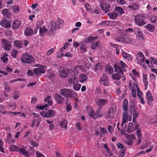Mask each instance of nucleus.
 Returning a JSON list of instances; mask_svg holds the SVG:
<instances>
[{"instance_id":"nucleus-1","label":"nucleus","mask_w":157,"mask_h":157,"mask_svg":"<svg viewBox=\"0 0 157 157\" xmlns=\"http://www.w3.org/2000/svg\"><path fill=\"white\" fill-rule=\"evenodd\" d=\"M60 93L62 95L67 98L75 97L77 95L74 90L66 88L60 89Z\"/></svg>"},{"instance_id":"nucleus-2","label":"nucleus","mask_w":157,"mask_h":157,"mask_svg":"<svg viewBox=\"0 0 157 157\" xmlns=\"http://www.w3.org/2000/svg\"><path fill=\"white\" fill-rule=\"evenodd\" d=\"M21 60L23 63H31L34 61V59L31 55H29L27 53H25L21 55Z\"/></svg>"},{"instance_id":"nucleus-3","label":"nucleus","mask_w":157,"mask_h":157,"mask_svg":"<svg viewBox=\"0 0 157 157\" xmlns=\"http://www.w3.org/2000/svg\"><path fill=\"white\" fill-rule=\"evenodd\" d=\"M100 6L101 9L106 13L110 12L113 8L110 6V5L106 3L105 0H99Z\"/></svg>"},{"instance_id":"nucleus-4","label":"nucleus","mask_w":157,"mask_h":157,"mask_svg":"<svg viewBox=\"0 0 157 157\" xmlns=\"http://www.w3.org/2000/svg\"><path fill=\"white\" fill-rule=\"evenodd\" d=\"M145 17L142 15L137 14L134 17V20L135 23L139 26H143L146 24L144 21Z\"/></svg>"},{"instance_id":"nucleus-5","label":"nucleus","mask_w":157,"mask_h":157,"mask_svg":"<svg viewBox=\"0 0 157 157\" xmlns=\"http://www.w3.org/2000/svg\"><path fill=\"white\" fill-rule=\"evenodd\" d=\"M59 75L63 78H65L68 76V75H71L70 73L65 68L60 67L58 69Z\"/></svg>"},{"instance_id":"nucleus-6","label":"nucleus","mask_w":157,"mask_h":157,"mask_svg":"<svg viewBox=\"0 0 157 157\" xmlns=\"http://www.w3.org/2000/svg\"><path fill=\"white\" fill-rule=\"evenodd\" d=\"M61 21V20L60 19L57 20L55 23L54 28L52 24H51L49 25L48 26L49 28L50 27L49 29L50 32H53V30H55L59 28L62 25V23Z\"/></svg>"},{"instance_id":"nucleus-7","label":"nucleus","mask_w":157,"mask_h":157,"mask_svg":"<svg viewBox=\"0 0 157 157\" xmlns=\"http://www.w3.org/2000/svg\"><path fill=\"white\" fill-rule=\"evenodd\" d=\"M46 67L45 66L41 65L40 67L34 68L33 69L35 75L37 76H39L41 74H44L45 73Z\"/></svg>"},{"instance_id":"nucleus-8","label":"nucleus","mask_w":157,"mask_h":157,"mask_svg":"<svg viewBox=\"0 0 157 157\" xmlns=\"http://www.w3.org/2000/svg\"><path fill=\"white\" fill-rule=\"evenodd\" d=\"M126 140L125 141V143L129 146L132 145L134 142L136 138L133 135H129L126 136Z\"/></svg>"},{"instance_id":"nucleus-9","label":"nucleus","mask_w":157,"mask_h":157,"mask_svg":"<svg viewBox=\"0 0 157 157\" xmlns=\"http://www.w3.org/2000/svg\"><path fill=\"white\" fill-rule=\"evenodd\" d=\"M116 112V107H110L106 114V117L108 118H114Z\"/></svg>"},{"instance_id":"nucleus-10","label":"nucleus","mask_w":157,"mask_h":157,"mask_svg":"<svg viewBox=\"0 0 157 157\" xmlns=\"http://www.w3.org/2000/svg\"><path fill=\"white\" fill-rule=\"evenodd\" d=\"M99 83L100 85L105 86H108L109 85L108 78L105 75H102L100 78L99 81Z\"/></svg>"},{"instance_id":"nucleus-11","label":"nucleus","mask_w":157,"mask_h":157,"mask_svg":"<svg viewBox=\"0 0 157 157\" xmlns=\"http://www.w3.org/2000/svg\"><path fill=\"white\" fill-rule=\"evenodd\" d=\"M82 68V65H78L77 67H73V70L69 69V72L70 73L71 75H74L79 72Z\"/></svg>"},{"instance_id":"nucleus-12","label":"nucleus","mask_w":157,"mask_h":157,"mask_svg":"<svg viewBox=\"0 0 157 157\" xmlns=\"http://www.w3.org/2000/svg\"><path fill=\"white\" fill-rule=\"evenodd\" d=\"M2 44L4 49L9 51L10 49L11 44L9 41L5 39H3L2 40Z\"/></svg>"},{"instance_id":"nucleus-13","label":"nucleus","mask_w":157,"mask_h":157,"mask_svg":"<svg viewBox=\"0 0 157 157\" xmlns=\"http://www.w3.org/2000/svg\"><path fill=\"white\" fill-rule=\"evenodd\" d=\"M136 59L138 63H141L144 61L145 56L141 52H139L137 53L136 56Z\"/></svg>"},{"instance_id":"nucleus-14","label":"nucleus","mask_w":157,"mask_h":157,"mask_svg":"<svg viewBox=\"0 0 157 157\" xmlns=\"http://www.w3.org/2000/svg\"><path fill=\"white\" fill-rule=\"evenodd\" d=\"M0 24L2 27L7 29L11 26V24L9 23V21L6 18H3L0 21Z\"/></svg>"},{"instance_id":"nucleus-15","label":"nucleus","mask_w":157,"mask_h":157,"mask_svg":"<svg viewBox=\"0 0 157 157\" xmlns=\"http://www.w3.org/2000/svg\"><path fill=\"white\" fill-rule=\"evenodd\" d=\"M107 132L105 128H97L95 130V134L97 136H100L101 137L102 136V135L105 133Z\"/></svg>"},{"instance_id":"nucleus-16","label":"nucleus","mask_w":157,"mask_h":157,"mask_svg":"<svg viewBox=\"0 0 157 157\" xmlns=\"http://www.w3.org/2000/svg\"><path fill=\"white\" fill-rule=\"evenodd\" d=\"M107 102L106 99L101 98L97 101V103L98 107L101 108L102 106L105 105Z\"/></svg>"},{"instance_id":"nucleus-17","label":"nucleus","mask_w":157,"mask_h":157,"mask_svg":"<svg viewBox=\"0 0 157 157\" xmlns=\"http://www.w3.org/2000/svg\"><path fill=\"white\" fill-rule=\"evenodd\" d=\"M21 24V22L19 20H14L13 22L12 28L14 30L18 29Z\"/></svg>"},{"instance_id":"nucleus-18","label":"nucleus","mask_w":157,"mask_h":157,"mask_svg":"<svg viewBox=\"0 0 157 157\" xmlns=\"http://www.w3.org/2000/svg\"><path fill=\"white\" fill-rule=\"evenodd\" d=\"M55 99L56 101L58 104H61L63 102L64 98L60 94H57L55 95Z\"/></svg>"},{"instance_id":"nucleus-19","label":"nucleus","mask_w":157,"mask_h":157,"mask_svg":"<svg viewBox=\"0 0 157 157\" xmlns=\"http://www.w3.org/2000/svg\"><path fill=\"white\" fill-rule=\"evenodd\" d=\"M33 33V31L31 28H27L25 30V34L26 36H31Z\"/></svg>"},{"instance_id":"nucleus-20","label":"nucleus","mask_w":157,"mask_h":157,"mask_svg":"<svg viewBox=\"0 0 157 157\" xmlns=\"http://www.w3.org/2000/svg\"><path fill=\"white\" fill-rule=\"evenodd\" d=\"M114 68L115 72L119 73L121 75H124L123 71L119 66L115 65Z\"/></svg>"},{"instance_id":"nucleus-21","label":"nucleus","mask_w":157,"mask_h":157,"mask_svg":"<svg viewBox=\"0 0 157 157\" xmlns=\"http://www.w3.org/2000/svg\"><path fill=\"white\" fill-rule=\"evenodd\" d=\"M48 30V29H46L44 26L40 27L39 29V34L40 36H44Z\"/></svg>"},{"instance_id":"nucleus-22","label":"nucleus","mask_w":157,"mask_h":157,"mask_svg":"<svg viewBox=\"0 0 157 157\" xmlns=\"http://www.w3.org/2000/svg\"><path fill=\"white\" fill-rule=\"evenodd\" d=\"M146 98L148 100V103L149 104L150 103L153 102L154 100V98L151 96V94L149 91L147 92L146 95Z\"/></svg>"},{"instance_id":"nucleus-23","label":"nucleus","mask_w":157,"mask_h":157,"mask_svg":"<svg viewBox=\"0 0 157 157\" xmlns=\"http://www.w3.org/2000/svg\"><path fill=\"white\" fill-rule=\"evenodd\" d=\"M25 147H22V148H20L19 152L22 153L24 156L27 157H29V154L28 151L26 150Z\"/></svg>"},{"instance_id":"nucleus-24","label":"nucleus","mask_w":157,"mask_h":157,"mask_svg":"<svg viewBox=\"0 0 157 157\" xmlns=\"http://www.w3.org/2000/svg\"><path fill=\"white\" fill-rule=\"evenodd\" d=\"M128 8L134 11H136L139 9V6L137 3L133 4L132 5H130L128 6Z\"/></svg>"},{"instance_id":"nucleus-25","label":"nucleus","mask_w":157,"mask_h":157,"mask_svg":"<svg viewBox=\"0 0 157 157\" xmlns=\"http://www.w3.org/2000/svg\"><path fill=\"white\" fill-rule=\"evenodd\" d=\"M125 113H124L123 115V117L122 119V123L121 124V126L123 127L124 124H125V123L127 122L128 117L127 116V112L125 111Z\"/></svg>"},{"instance_id":"nucleus-26","label":"nucleus","mask_w":157,"mask_h":157,"mask_svg":"<svg viewBox=\"0 0 157 157\" xmlns=\"http://www.w3.org/2000/svg\"><path fill=\"white\" fill-rule=\"evenodd\" d=\"M79 79L80 82H83L87 80V77L85 75L82 74L79 75Z\"/></svg>"},{"instance_id":"nucleus-27","label":"nucleus","mask_w":157,"mask_h":157,"mask_svg":"<svg viewBox=\"0 0 157 157\" xmlns=\"http://www.w3.org/2000/svg\"><path fill=\"white\" fill-rule=\"evenodd\" d=\"M55 114V112L53 110L50 109L47 112V118L53 117Z\"/></svg>"},{"instance_id":"nucleus-28","label":"nucleus","mask_w":157,"mask_h":157,"mask_svg":"<svg viewBox=\"0 0 157 157\" xmlns=\"http://www.w3.org/2000/svg\"><path fill=\"white\" fill-rule=\"evenodd\" d=\"M147 30L150 32H153L155 29V25H153L151 24H148L144 26Z\"/></svg>"},{"instance_id":"nucleus-29","label":"nucleus","mask_w":157,"mask_h":157,"mask_svg":"<svg viewBox=\"0 0 157 157\" xmlns=\"http://www.w3.org/2000/svg\"><path fill=\"white\" fill-rule=\"evenodd\" d=\"M88 115L91 118L95 119L94 117V110L93 109H90L88 110L87 112Z\"/></svg>"},{"instance_id":"nucleus-30","label":"nucleus","mask_w":157,"mask_h":157,"mask_svg":"<svg viewBox=\"0 0 157 157\" xmlns=\"http://www.w3.org/2000/svg\"><path fill=\"white\" fill-rule=\"evenodd\" d=\"M107 15L110 19L113 20L117 19L118 17L117 14L114 12H112L108 14Z\"/></svg>"},{"instance_id":"nucleus-31","label":"nucleus","mask_w":157,"mask_h":157,"mask_svg":"<svg viewBox=\"0 0 157 157\" xmlns=\"http://www.w3.org/2000/svg\"><path fill=\"white\" fill-rule=\"evenodd\" d=\"M121 75L118 73H113L111 76L112 79L115 80H119L121 78Z\"/></svg>"},{"instance_id":"nucleus-32","label":"nucleus","mask_w":157,"mask_h":157,"mask_svg":"<svg viewBox=\"0 0 157 157\" xmlns=\"http://www.w3.org/2000/svg\"><path fill=\"white\" fill-rule=\"evenodd\" d=\"M14 44L15 46L19 48H21L23 46V43L19 40H15L14 42Z\"/></svg>"},{"instance_id":"nucleus-33","label":"nucleus","mask_w":157,"mask_h":157,"mask_svg":"<svg viewBox=\"0 0 157 157\" xmlns=\"http://www.w3.org/2000/svg\"><path fill=\"white\" fill-rule=\"evenodd\" d=\"M102 114L101 112L100 108L97 110L94 113V117L95 119L97 117H102Z\"/></svg>"},{"instance_id":"nucleus-34","label":"nucleus","mask_w":157,"mask_h":157,"mask_svg":"<svg viewBox=\"0 0 157 157\" xmlns=\"http://www.w3.org/2000/svg\"><path fill=\"white\" fill-rule=\"evenodd\" d=\"M122 56L124 58L128 60V61H131L132 59L130 55L124 52H122Z\"/></svg>"},{"instance_id":"nucleus-35","label":"nucleus","mask_w":157,"mask_h":157,"mask_svg":"<svg viewBox=\"0 0 157 157\" xmlns=\"http://www.w3.org/2000/svg\"><path fill=\"white\" fill-rule=\"evenodd\" d=\"M9 150L12 151H16L19 152L20 149L19 148L15 145H11L9 147Z\"/></svg>"},{"instance_id":"nucleus-36","label":"nucleus","mask_w":157,"mask_h":157,"mask_svg":"<svg viewBox=\"0 0 157 157\" xmlns=\"http://www.w3.org/2000/svg\"><path fill=\"white\" fill-rule=\"evenodd\" d=\"M128 101L126 99H124L123 102V109L125 111H128Z\"/></svg>"},{"instance_id":"nucleus-37","label":"nucleus","mask_w":157,"mask_h":157,"mask_svg":"<svg viewBox=\"0 0 157 157\" xmlns=\"http://www.w3.org/2000/svg\"><path fill=\"white\" fill-rule=\"evenodd\" d=\"M95 39V38L94 37L90 36L88 38H85L84 40V41L86 43L90 44L92 43Z\"/></svg>"},{"instance_id":"nucleus-38","label":"nucleus","mask_w":157,"mask_h":157,"mask_svg":"<svg viewBox=\"0 0 157 157\" xmlns=\"http://www.w3.org/2000/svg\"><path fill=\"white\" fill-rule=\"evenodd\" d=\"M77 78L75 76L71 78L69 80V82L71 84L75 85V81Z\"/></svg>"},{"instance_id":"nucleus-39","label":"nucleus","mask_w":157,"mask_h":157,"mask_svg":"<svg viewBox=\"0 0 157 157\" xmlns=\"http://www.w3.org/2000/svg\"><path fill=\"white\" fill-rule=\"evenodd\" d=\"M104 147L106 150L107 153H106V155L107 156H110L112 155V153L110 152L109 149V148L107 145L106 144H104Z\"/></svg>"},{"instance_id":"nucleus-40","label":"nucleus","mask_w":157,"mask_h":157,"mask_svg":"<svg viewBox=\"0 0 157 157\" xmlns=\"http://www.w3.org/2000/svg\"><path fill=\"white\" fill-rule=\"evenodd\" d=\"M105 71L111 74L113 72V68L111 66H108L106 67Z\"/></svg>"},{"instance_id":"nucleus-41","label":"nucleus","mask_w":157,"mask_h":157,"mask_svg":"<svg viewBox=\"0 0 157 157\" xmlns=\"http://www.w3.org/2000/svg\"><path fill=\"white\" fill-rule=\"evenodd\" d=\"M114 10L118 12V13H120L121 15L124 13V11L123 9L120 7L117 6L114 9Z\"/></svg>"},{"instance_id":"nucleus-42","label":"nucleus","mask_w":157,"mask_h":157,"mask_svg":"<svg viewBox=\"0 0 157 157\" xmlns=\"http://www.w3.org/2000/svg\"><path fill=\"white\" fill-rule=\"evenodd\" d=\"M132 40V39L131 38L128 37H124L123 43L128 44L131 42Z\"/></svg>"},{"instance_id":"nucleus-43","label":"nucleus","mask_w":157,"mask_h":157,"mask_svg":"<svg viewBox=\"0 0 157 157\" xmlns=\"http://www.w3.org/2000/svg\"><path fill=\"white\" fill-rule=\"evenodd\" d=\"M51 96H48L44 100V101L48 103V105H51L52 104V102L50 100L51 98Z\"/></svg>"},{"instance_id":"nucleus-44","label":"nucleus","mask_w":157,"mask_h":157,"mask_svg":"<svg viewBox=\"0 0 157 157\" xmlns=\"http://www.w3.org/2000/svg\"><path fill=\"white\" fill-rule=\"evenodd\" d=\"M86 48L87 47L85 45L81 44L80 47L81 52L82 53H85L87 51V50L86 49Z\"/></svg>"},{"instance_id":"nucleus-45","label":"nucleus","mask_w":157,"mask_h":157,"mask_svg":"<svg viewBox=\"0 0 157 157\" xmlns=\"http://www.w3.org/2000/svg\"><path fill=\"white\" fill-rule=\"evenodd\" d=\"M5 106L2 105L0 104V111L1 113L2 114H4L6 113L5 111Z\"/></svg>"},{"instance_id":"nucleus-46","label":"nucleus","mask_w":157,"mask_h":157,"mask_svg":"<svg viewBox=\"0 0 157 157\" xmlns=\"http://www.w3.org/2000/svg\"><path fill=\"white\" fill-rule=\"evenodd\" d=\"M67 121L64 120L60 123V126L62 128H67Z\"/></svg>"},{"instance_id":"nucleus-47","label":"nucleus","mask_w":157,"mask_h":157,"mask_svg":"<svg viewBox=\"0 0 157 157\" xmlns=\"http://www.w3.org/2000/svg\"><path fill=\"white\" fill-rule=\"evenodd\" d=\"M147 76L146 75H143V80L144 82V86L145 87L147 86L148 82L147 81Z\"/></svg>"},{"instance_id":"nucleus-48","label":"nucleus","mask_w":157,"mask_h":157,"mask_svg":"<svg viewBox=\"0 0 157 157\" xmlns=\"http://www.w3.org/2000/svg\"><path fill=\"white\" fill-rule=\"evenodd\" d=\"M136 37L140 40H144L142 32H141L138 34L136 35Z\"/></svg>"},{"instance_id":"nucleus-49","label":"nucleus","mask_w":157,"mask_h":157,"mask_svg":"<svg viewBox=\"0 0 157 157\" xmlns=\"http://www.w3.org/2000/svg\"><path fill=\"white\" fill-rule=\"evenodd\" d=\"M27 74L28 75L31 76H33L35 75L34 71L30 69H29L28 70Z\"/></svg>"},{"instance_id":"nucleus-50","label":"nucleus","mask_w":157,"mask_h":157,"mask_svg":"<svg viewBox=\"0 0 157 157\" xmlns=\"http://www.w3.org/2000/svg\"><path fill=\"white\" fill-rule=\"evenodd\" d=\"M141 30L138 27H136L134 28V32L136 35L141 32Z\"/></svg>"},{"instance_id":"nucleus-51","label":"nucleus","mask_w":157,"mask_h":157,"mask_svg":"<svg viewBox=\"0 0 157 157\" xmlns=\"http://www.w3.org/2000/svg\"><path fill=\"white\" fill-rule=\"evenodd\" d=\"M17 52L18 51L15 49L12 50L11 55L13 58H15L17 57Z\"/></svg>"},{"instance_id":"nucleus-52","label":"nucleus","mask_w":157,"mask_h":157,"mask_svg":"<svg viewBox=\"0 0 157 157\" xmlns=\"http://www.w3.org/2000/svg\"><path fill=\"white\" fill-rule=\"evenodd\" d=\"M119 64L121 67L123 69L125 68L127 66V65L122 61H120L119 62Z\"/></svg>"},{"instance_id":"nucleus-53","label":"nucleus","mask_w":157,"mask_h":157,"mask_svg":"<svg viewBox=\"0 0 157 157\" xmlns=\"http://www.w3.org/2000/svg\"><path fill=\"white\" fill-rule=\"evenodd\" d=\"M81 87V86L79 84H76L73 85V88L75 90H79Z\"/></svg>"},{"instance_id":"nucleus-54","label":"nucleus","mask_w":157,"mask_h":157,"mask_svg":"<svg viewBox=\"0 0 157 157\" xmlns=\"http://www.w3.org/2000/svg\"><path fill=\"white\" fill-rule=\"evenodd\" d=\"M102 67L101 64H97L94 67V69L95 71H97L98 70H100L101 69Z\"/></svg>"},{"instance_id":"nucleus-55","label":"nucleus","mask_w":157,"mask_h":157,"mask_svg":"<svg viewBox=\"0 0 157 157\" xmlns=\"http://www.w3.org/2000/svg\"><path fill=\"white\" fill-rule=\"evenodd\" d=\"M137 95L139 99H140V102L143 104H144L145 103V101L144 100V98H143L142 95H140L139 94H138Z\"/></svg>"},{"instance_id":"nucleus-56","label":"nucleus","mask_w":157,"mask_h":157,"mask_svg":"<svg viewBox=\"0 0 157 157\" xmlns=\"http://www.w3.org/2000/svg\"><path fill=\"white\" fill-rule=\"evenodd\" d=\"M19 10V7L18 6H14L13 11L14 13H17Z\"/></svg>"},{"instance_id":"nucleus-57","label":"nucleus","mask_w":157,"mask_h":157,"mask_svg":"<svg viewBox=\"0 0 157 157\" xmlns=\"http://www.w3.org/2000/svg\"><path fill=\"white\" fill-rule=\"evenodd\" d=\"M99 45V43L98 42H97L94 43L91 46V48L93 49H94L98 46Z\"/></svg>"},{"instance_id":"nucleus-58","label":"nucleus","mask_w":157,"mask_h":157,"mask_svg":"<svg viewBox=\"0 0 157 157\" xmlns=\"http://www.w3.org/2000/svg\"><path fill=\"white\" fill-rule=\"evenodd\" d=\"M9 10L6 9H4L2 12V13L4 16H6L7 15V13H8Z\"/></svg>"},{"instance_id":"nucleus-59","label":"nucleus","mask_w":157,"mask_h":157,"mask_svg":"<svg viewBox=\"0 0 157 157\" xmlns=\"http://www.w3.org/2000/svg\"><path fill=\"white\" fill-rule=\"evenodd\" d=\"M124 37L122 36H119L115 39V40L117 41L121 42L122 43L123 42Z\"/></svg>"},{"instance_id":"nucleus-60","label":"nucleus","mask_w":157,"mask_h":157,"mask_svg":"<svg viewBox=\"0 0 157 157\" xmlns=\"http://www.w3.org/2000/svg\"><path fill=\"white\" fill-rule=\"evenodd\" d=\"M68 45L69 43L68 42L66 43L63 47L60 49V50L61 52H63L66 48H67Z\"/></svg>"},{"instance_id":"nucleus-61","label":"nucleus","mask_w":157,"mask_h":157,"mask_svg":"<svg viewBox=\"0 0 157 157\" xmlns=\"http://www.w3.org/2000/svg\"><path fill=\"white\" fill-rule=\"evenodd\" d=\"M66 109L67 112L70 111L72 109L71 106V105L67 104L66 105Z\"/></svg>"},{"instance_id":"nucleus-62","label":"nucleus","mask_w":157,"mask_h":157,"mask_svg":"<svg viewBox=\"0 0 157 157\" xmlns=\"http://www.w3.org/2000/svg\"><path fill=\"white\" fill-rule=\"evenodd\" d=\"M157 20V17L156 16H152L151 17V20L152 22L155 23Z\"/></svg>"},{"instance_id":"nucleus-63","label":"nucleus","mask_w":157,"mask_h":157,"mask_svg":"<svg viewBox=\"0 0 157 157\" xmlns=\"http://www.w3.org/2000/svg\"><path fill=\"white\" fill-rule=\"evenodd\" d=\"M124 150L123 149L121 150L120 151V154L119 156L120 157H123L125 155Z\"/></svg>"},{"instance_id":"nucleus-64","label":"nucleus","mask_w":157,"mask_h":157,"mask_svg":"<svg viewBox=\"0 0 157 157\" xmlns=\"http://www.w3.org/2000/svg\"><path fill=\"white\" fill-rule=\"evenodd\" d=\"M85 8L86 9L87 11H88L89 10H91L92 9L91 6L87 4H86Z\"/></svg>"}]
</instances>
